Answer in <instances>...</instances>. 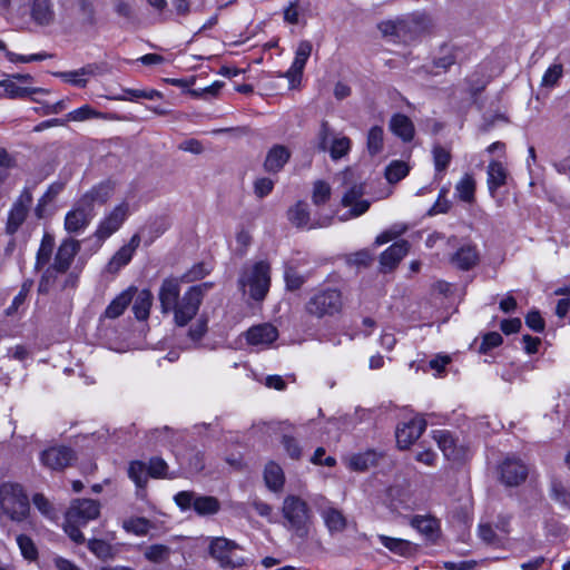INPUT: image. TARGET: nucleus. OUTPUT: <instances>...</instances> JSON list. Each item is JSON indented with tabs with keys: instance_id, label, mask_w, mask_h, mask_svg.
<instances>
[{
	"instance_id": "bb28decb",
	"label": "nucleus",
	"mask_w": 570,
	"mask_h": 570,
	"mask_svg": "<svg viewBox=\"0 0 570 570\" xmlns=\"http://www.w3.org/2000/svg\"><path fill=\"white\" fill-rule=\"evenodd\" d=\"M487 175L489 193L494 197L497 190L507 184L508 171L501 161L493 160L488 166Z\"/></svg>"
},
{
	"instance_id": "423d86ee",
	"label": "nucleus",
	"mask_w": 570,
	"mask_h": 570,
	"mask_svg": "<svg viewBox=\"0 0 570 570\" xmlns=\"http://www.w3.org/2000/svg\"><path fill=\"white\" fill-rule=\"evenodd\" d=\"M283 525L299 538L308 534L312 523V510L307 502L296 494H288L282 504Z\"/></svg>"
},
{
	"instance_id": "e2e57ef3",
	"label": "nucleus",
	"mask_w": 570,
	"mask_h": 570,
	"mask_svg": "<svg viewBox=\"0 0 570 570\" xmlns=\"http://www.w3.org/2000/svg\"><path fill=\"white\" fill-rule=\"evenodd\" d=\"M6 57L10 62L13 63H28L33 61H42L49 58V55L46 52H39L33 55H18L12 51H6Z\"/></svg>"
},
{
	"instance_id": "5701e85b",
	"label": "nucleus",
	"mask_w": 570,
	"mask_h": 570,
	"mask_svg": "<svg viewBox=\"0 0 570 570\" xmlns=\"http://www.w3.org/2000/svg\"><path fill=\"white\" fill-rule=\"evenodd\" d=\"M246 341L254 346L266 347L271 345L277 337L278 332L275 326L268 323L252 326L246 333Z\"/></svg>"
},
{
	"instance_id": "9d476101",
	"label": "nucleus",
	"mask_w": 570,
	"mask_h": 570,
	"mask_svg": "<svg viewBox=\"0 0 570 570\" xmlns=\"http://www.w3.org/2000/svg\"><path fill=\"white\" fill-rule=\"evenodd\" d=\"M342 307L341 292L335 288H326L313 294L306 303L305 309L309 315L321 318L340 313Z\"/></svg>"
},
{
	"instance_id": "39448f33",
	"label": "nucleus",
	"mask_w": 570,
	"mask_h": 570,
	"mask_svg": "<svg viewBox=\"0 0 570 570\" xmlns=\"http://www.w3.org/2000/svg\"><path fill=\"white\" fill-rule=\"evenodd\" d=\"M431 21L423 13H412L380 23L381 32L396 41L409 43L429 30Z\"/></svg>"
},
{
	"instance_id": "72a5a7b5",
	"label": "nucleus",
	"mask_w": 570,
	"mask_h": 570,
	"mask_svg": "<svg viewBox=\"0 0 570 570\" xmlns=\"http://www.w3.org/2000/svg\"><path fill=\"white\" fill-rule=\"evenodd\" d=\"M264 480L271 491L279 492L284 487L285 475L277 463L269 462L264 470Z\"/></svg>"
},
{
	"instance_id": "864d4df0",
	"label": "nucleus",
	"mask_w": 570,
	"mask_h": 570,
	"mask_svg": "<svg viewBox=\"0 0 570 570\" xmlns=\"http://www.w3.org/2000/svg\"><path fill=\"white\" fill-rule=\"evenodd\" d=\"M124 529L136 535H145L150 529V522L145 518H130L124 521Z\"/></svg>"
},
{
	"instance_id": "4468645a",
	"label": "nucleus",
	"mask_w": 570,
	"mask_h": 570,
	"mask_svg": "<svg viewBox=\"0 0 570 570\" xmlns=\"http://www.w3.org/2000/svg\"><path fill=\"white\" fill-rule=\"evenodd\" d=\"M331 136L330 127L327 122H323L317 135L318 148L323 151L328 150L330 156L333 160L341 159L346 156L352 147V141L346 136L334 137L328 146V138Z\"/></svg>"
},
{
	"instance_id": "6ab92c4d",
	"label": "nucleus",
	"mask_w": 570,
	"mask_h": 570,
	"mask_svg": "<svg viewBox=\"0 0 570 570\" xmlns=\"http://www.w3.org/2000/svg\"><path fill=\"white\" fill-rule=\"evenodd\" d=\"M73 459V452L66 446H51L40 454L41 464L52 471L63 470Z\"/></svg>"
},
{
	"instance_id": "7c9ffc66",
	"label": "nucleus",
	"mask_w": 570,
	"mask_h": 570,
	"mask_svg": "<svg viewBox=\"0 0 570 570\" xmlns=\"http://www.w3.org/2000/svg\"><path fill=\"white\" fill-rule=\"evenodd\" d=\"M377 540L382 546H384L391 552H393L397 556H401V557L411 556L417 549L416 544H414L407 540L392 538V537H387L384 534H379Z\"/></svg>"
},
{
	"instance_id": "f3484780",
	"label": "nucleus",
	"mask_w": 570,
	"mask_h": 570,
	"mask_svg": "<svg viewBox=\"0 0 570 570\" xmlns=\"http://www.w3.org/2000/svg\"><path fill=\"white\" fill-rule=\"evenodd\" d=\"M311 53L312 43L308 40L299 41L295 50L294 61L291 68L285 73V77L288 79L291 88H296L297 85L301 82L303 70Z\"/></svg>"
},
{
	"instance_id": "09e8293b",
	"label": "nucleus",
	"mask_w": 570,
	"mask_h": 570,
	"mask_svg": "<svg viewBox=\"0 0 570 570\" xmlns=\"http://www.w3.org/2000/svg\"><path fill=\"white\" fill-rule=\"evenodd\" d=\"M173 6L177 14L187 16L190 12L203 11L206 0H173Z\"/></svg>"
},
{
	"instance_id": "a878e982",
	"label": "nucleus",
	"mask_w": 570,
	"mask_h": 570,
	"mask_svg": "<svg viewBox=\"0 0 570 570\" xmlns=\"http://www.w3.org/2000/svg\"><path fill=\"white\" fill-rule=\"evenodd\" d=\"M410 245L406 240H400L385 249L380 257V263L384 268L393 269L401 259L407 254Z\"/></svg>"
},
{
	"instance_id": "de8ad7c7",
	"label": "nucleus",
	"mask_w": 570,
	"mask_h": 570,
	"mask_svg": "<svg viewBox=\"0 0 570 570\" xmlns=\"http://www.w3.org/2000/svg\"><path fill=\"white\" fill-rule=\"evenodd\" d=\"M375 463L372 452L354 454L348 459V468L356 472H364Z\"/></svg>"
},
{
	"instance_id": "bf43d9fd",
	"label": "nucleus",
	"mask_w": 570,
	"mask_h": 570,
	"mask_svg": "<svg viewBox=\"0 0 570 570\" xmlns=\"http://www.w3.org/2000/svg\"><path fill=\"white\" fill-rule=\"evenodd\" d=\"M62 184H52L45 195L39 199L38 205L36 207V215L41 218L43 215V208L47 204L52 202L55 197L62 190Z\"/></svg>"
},
{
	"instance_id": "4c0bfd02",
	"label": "nucleus",
	"mask_w": 570,
	"mask_h": 570,
	"mask_svg": "<svg viewBox=\"0 0 570 570\" xmlns=\"http://www.w3.org/2000/svg\"><path fill=\"white\" fill-rule=\"evenodd\" d=\"M66 118L68 121L80 122V121H86V120L95 119V118L109 119V116L94 109L89 105H83V106L68 112L66 115Z\"/></svg>"
},
{
	"instance_id": "052dcab7",
	"label": "nucleus",
	"mask_w": 570,
	"mask_h": 570,
	"mask_svg": "<svg viewBox=\"0 0 570 570\" xmlns=\"http://www.w3.org/2000/svg\"><path fill=\"white\" fill-rule=\"evenodd\" d=\"M434 440L446 458H450L453 453V439L446 431H436L434 433Z\"/></svg>"
},
{
	"instance_id": "b1692460",
	"label": "nucleus",
	"mask_w": 570,
	"mask_h": 570,
	"mask_svg": "<svg viewBox=\"0 0 570 570\" xmlns=\"http://www.w3.org/2000/svg\"><path fill=\"white\" fill-rule=\"evenodd\" d=\"M291 150L284 145L272 146L264 160V169L269 174L279 173L291 158Z\"/></svg>"
},
{
	"instance_id": "cd10ccee",
	"label": "nucleus",
	"mask_w": 570,
	"mask_h": 570,
	"mask_svg": "<svg viewBox=\"0 0 570 570\" xmlns=\"http://www.w3.org/2000/svg\"><path fill=\"white\" fill-rule=\"evenodd\" d=\"M31 19L38 26H49L55 21V11L50 0H32Z\"/></svg>"
},
{
	"instance_id": "dca6fc26",
	"label": "nucleus",
	"mask_w": 570,
	"mask_h": 570,
	"mask_svg": "<svg viewBox=\"0 0 570 570\" xmlns=\"http://www.w3.org/2000/svg\"><path fill=\"white\" fill-rule=\"evenodd\" d=\"M529 469L520 459L508 456L500 465L501 481L508 487H517L523 483Z\"/></svg>"
},
{
	"instance_id": "49530a36",
	"label": "nucleus",
	"mask_w": 570,
	"mask_h": 570,
	"mask_svg": "<svg viewBox=\"0 0 570 570\" xmlns=\"http://www.w3.org/2000/svg\"><path fill=\"white\" fill-rule=\"evenodd\" d=\"M433 163L436 175L443 174L451 163V153L449 149L436 145L432 149Z\"/></svg>"
},
{
	"instance_id": "58836bf2",
	"label": "nucleus",
	"mask_w": 570,
	"mask_h": 570,
	"mask_svg": "<svg viewBox=\"0 0 570 570\" xmlns=\"http://www.w3.org/2000/svg\"><path fill=\"white\" fill-rule=\"evenodd\" d=\"M366 146L370 155L375 156L383 150L384 130L381 126H373L367 132Z\"/></svg>"
},
{
	"instance_id": "aec40b11",
	"label": "nucleus",
	"mask_w": 570,
	"mask_h": 570,
	"mask_svg": "<svg viewBox=\"0 0 570 570\" xmlns=\"http://www.w3.org/2000/svg\"><path fill=\"white\" fill-rule=\"evenodd\" d=\"M117 181L114 179H105L96 185H94L90 189L83 193L80 196V199L90 205L92 209H95V205H104L106 204L116 193Z\"/></svg>"
},
{
	"instance_id": "393cba45",
	"label": "nucleus",
	"mask_w": 570,
	"mask_h": 570,
	"mask_svg": "<svg viewBox=\"0 0 570 570\" xmlns=\"http://www.w3.org/2000/svg\"><path fill=\"white\" fill-rule=\"evenodd\" d=\"M479 259L480 255L476 246L465 244L453 254L451 263L462 271H469L479 263Z\"/></svg>"
},
{
	"instance_id": "c756f323",
	"label": "nucleus",
	"mask_w": 570,
	"mask_h": 570,
	"mask_svg": "<svg viewBox=\"0 0 570 570\" xmlns=\"http://www.w3.org/2000/svg\"><path fill=\"white\" fill-rule=\"evenodd\" d=\"M97 70L98 67L96 65H87L77 70L60 72L59 77L65 82L83 88L87 86L89 78L97 73Z\"/></svg>"
},
{
	"instance_id": "ea45409f",
	"label": "nucleus",
	"mask_w": 570,
	"mask_h": 570,
	"mask_svg": "<svg viewBox=\"0 0 570 570\" xmlns=\"http://www.w3.org/2000/svg\"><path fill=\"white\" fill-rule=\"evenodd\" d=\"M124 95L108 97L112 100H136V99H148L155 100L161 97V94L155 89L139 90V89H124Z\"/></svg>"
},
{
	"instance_id": "c85d7f7f",
	"label": "nucleus",
	"mask_w": 570,
	"mask_h": 570,
	"mask_svg": "<svg viewBox=\"0 0 570 570\" xmlns=\"http://www.w3.org/2000/svg\"><path fill=\"white\" fill-rule=\"evenodd\" d=\"M389 127L395 136L400 137L405 142L411 141L414 138V125L412 120L403 114L393 115Z\"/></svg>"
},
{
	"instance_id": "4d7b16f0",
	"label": "nucleus",
	"mask_w": 570,
	"mask_h": 570,
	"mask_svg": "<svg viewBox=\"0 0 570 570\" xmlns=\"http://www.w3.org/2000/svg\"><path fill=\"white\" fill-rule=\"evenodd\" d=\"M208 330V320L205 316H200L193 323L188 330L187 336L194 343L199 342Z\"/></svg>"
},
{
	"instance_id": "412c9836",
	"label": "nucleus",
	"mask_w": 570,
	"mask_h": 570,
	"mask_svg": "<svg viewBox=\"0 0 570 570\" xmlns=\"http://www.w3.org/2000/svg\"><path fill=\"white\" fill-rule=\"evenodd\" d=\"M288 219L297 227H306L311 229L326 227L331 224L333 218L327 216L323 219L312 220L307 210V204L299 202L288 210Z\"/></svg>"
},
{
	"instance_id": "f704fd0d",
	"label": "nucleus",
	"mask_w": 570,
	"mask_h": 570,
	"mask_svg": "<svg viewBox=\"0 0 570 570\" xmlns=\"http://www.w3.org/2000/svg\"><path fill=\"white\" fill-rule=\"evenodd\" d=\"M153 304V294L149 289H142L137 293L132 311L137 320L145 321L149 316L150 307Z\"/></svg>"
},
{
	"instance_id": "69168bd1",
	"label": "nucleus",
	"mask_w": 570,
	"mask_h": 570,
	"mask_svg": "<svg viewBox=\"0 0 570 570\" xmlns=\"http://www.w3.org/2000/svg\"><path fill=\"white\" fill-rule=\"evenodd\" d=\"M282 444L291 459L298 460L302 455V448L299 442L289 435H284Z\"/></svg>"
},
{
	"instance_id": "6e6552de",
	"label": "nucleus",
	"mask_w": 570,
	"mask_h": 570,
	"mask_svg": "<svg viewBox=\"0 0 570 570\" xmlns=\"http://www.w3.org/2000/svg\"><path fill=\"white\" fill-rule=\"evenodd\" d=\"M79 249V242L72 238L60 244L52 266L46 269L39 282L40 293H48L56 285L58 275L67 272Z\"/></svg>"
},
{
	"instance_id": "338daca9",
	"label": "nucleus",
	"mask_w": 570,
	"mask_h": 570,
	"mask_svg": "<svg viewBox=\"0 0 570 570\" xmlns=\"http://www.w3.org/2000/svg\"><path fill=\"white\" fill-rule=\"evenodd\" d=\"M167 469H168V465L163 459H160V458L150 459L149 464H148V471H149L150 476L164 478L167 475L166 474Z\"/></svg>"
},
{
	"instance_id": "6e6d98bb",
	"label": "nucleus",
	"mask_w": 570,
	"mask_h": 570,
	"mask_svg": "<svg viewBox=\"0 0 570 570\" xmlns=\"http://www.w3.org/2000/svg\"><path fill=\"white\" fill-rule=\"evenodd\" d=\"M331 197V186L324 180L314 183L312 200L316 206L325 204Z\"/></svg>"
},
{
	"instance_id": "79ce46f5",
	"label": "nucleus",
	"mask_w": 570,
	"mask_h": 570,
	"mask_svg": "<svg viewBox=\"0 0 570 570\" xmlns=\"http://www.w3.org/2000/svg\"><path fill=\"white\" fill-rule=\"evenodd\" d=\"M128 475L139 488L145 487L148 481V476H150L148 466H146L141 461H134L129 464Z\"/></svg>"
},
{
	"instance_id": "a211bd4d",
	"label": "nucleus",
	"mask_w": 570,
	"mask_h": 570,
	"mask_svg": "<svg viewBox=\"0 0 570 570\" xmlns=\"http://www.w3.org/2000/svg\"><path fill=\"white\" fill-rule=\"evenodd\" d=\"M426 423L422 417H413L407 422H402L396 429V442L400 449H407L424 432Z\"/></svg>"
},
{
	"instance_id": "0eeeda50",
	"label": "nucleus",
	"mask_w": 570,
	"mask_h": 570,
	"mask_svg": "<svg viewBox=\"0 0 570 570\" xmlns=\"http://www.w3.org/2000/svg\"><path fill=\"white\" fill-rule=\"evenodd\" d=\"M136 209V205L128 197H125L110 209L106 210L94 233V237L99 245L116 234Z\"/></svg>"
},
{
	"instance_id": "a19ab883",
	"label": "nucleus",
	"mask_w": 570,
	"mask_h": 570,
	"mask_svg": "<svg viewBox=\"0 0 570 570\" xmlns=\"http://www.w3.org/2000/svg\"><path fill=\"white\" fill-rule=\"evenodd\" d=\"M88 549L100 560H109L116 556L115 548L100 539H91L88 541Z\"/></svg>"
},
{
	"instance_id": "0e129e2a",
	"label": "nucleus",
	"mask_w": 570,
	"mask_h": 570,
	"mask_svg": "<svg viewBox=\"0 0 570 570\" xmlns=\"http://www.w3.org/2000/svg\"><path fill=\"white\" fill-rule=\"evenodd\" d=\"M32 502L42 515L49 519L53 518L55 510L52 508V504L42 493H36L32 497Z\"/></svg>"
},
{
	"instance_id": "f03ea898",
	"label": "nucleus",
	"mask_w": 570,
	"mask_h": 570,
	"mask_svg": "<svg viewBox=\"0 0 570 570\" xmlns=\"http://www.w3.org/2000/svg\"><path fill=\"white\" fill-rule=\"evenodd\" d=\"M100 508L99 501L92 499H75L70 502L65 514L63 530L75 543L85 542V535L80 528L98 519Z\"/></svg>"
},
{
	"instance_id": "4be33fe9",
	"label": "nucleus",
	"mask_w": 570,
	"mask_h": 570,
	"mask_svg": "<svg viewBox=\"0 0 570 570\" xmlns=\"http://www.w3.org/2000/svg\"><path fill=\"white\" fill-rule=\"evenodd\" d=\"M140 242L141 238L139 234H134L129 242L126 245L121 246L110 258V261L107 264V271L109 273H117L124 266L129 264L136 249L139 247Z\"/></svg>"
},
{
	"instance_id": "13d9d810",
	"label": "nucleus",
	"mask_w": 570,
	"mask_h": 570,
	"mask_svg": "<svg viewBox=\"0 0 570 570\" xmlns=\"http://www.w3.org/2000/svg\"><path fill=\"white\" fill-rule=\"evenodd\" d=\"M479 537L482 541L491 546L500 547L503 544L492 523H481L479 525Z\"/></svg>"
},
{
	"instance_id": "2f4dec72",
	"label": "nucleus",
	"mask_w": 570,
	"mask_h": 570,
	"mask_svg": "<svg viewBox=\"0 0 570 570\" xmlns=\"http://www.w3.org/2000/svg\"><path fill=\"white\" fill-rule=\"evenodd\" d=\"M411 524L432 542L439 537L440 523L433 517L416 515L412 519Z\"/></svg>"
},
{
	"instance_id": "e433bc0d",
	"label": "nucleus",
	"mask_w": 570,
	"mask_h": 570,
	"mask_svg": "<svg viewBox=\"0 0 570 570\" xmlns=\"http://www.w3.org/2000/svg\"><path fill=\"white\" fill-rule=\"evenodd\" d=\"M0 87L4 89L6 96L10 99L24 98L36 92H47L42 88L21 87L12 80L0 81Z\"/></svg>"
},
{
	"instance_id": "774afa93",
	"label": "nucleus",
	"mask_w": 570,
	"mask_h": 570,
	"mask_svg": "<svg viewBox=\"0 0 570 570\" xmlns=\"http://www.w3.org/2000/svg\"><path fill=\"white\" fill-rule=\"evenodd\" d=\"M274 188V181L271 178L262 177L255 180L254 191L257 197L263 198L271 194Z\"/></svg>"
},
{
	"instance_id": "c03bdc74",
	"label": "nucleus",
	"mask_w": 570,
	"mask_h": 570,
	"mask_svg": "<svg viewBox=\"0 0 570 570\" xmlns=\"http://www.w3.org/2000/svg\"><path fill=\"white\" fill-rule=\"evenodd\" d=\"M53 246V237L48 234L43 235L40 247L37 253L36 268L43 267L50 261Z\"/></svg>"
},
{
	"instance_id": "473e14b6",
	"label": "nucleus",
	"mask_w": 570,
	"mask_h": 570,
	"mask_svg": "<svg viewBox=\"0 0 570 570\" xmlns=\"http://www.w3.org/2000/svg\"><path fill=\"white\" fill-rule=\"evenodd\" d=\"M136 288H128L124 292H121L117 297L112 299V302L107 306L105 311V317L107 318H117L119 317L127 306L130 304V302L134 298V293H136Z\"/></svg>"
},
{
	"instance_id": "37998d69",
	"label": "nucleus",
	"mask_w": 570,
	"mask_h": 570,
	"mask_svg": "<svg viewBox=\"0 0 570 570\" xmlns=\"http://www.w3.org/2000/svg\"><path fill=\"white\" fill-rule=\"evenodd\" d=\"M323 519L330 531H342L346 527V520L341 511L330 508L323 511Z\"/></svg>"
},
{
	"instance_id": "f8f14e48",
	"label": "nucleus",
	"mask_w": 570,
	"mask_h": 570,
	"mask_svg": "<svg viewBox=\"0 0 570 570\" xmlns=\"http://www.w3.org/2000/svg\"><path fill=\"white\" fill-rule=\"evenodd\" d=\"M95 216L96 210L79 198L66 214L65 229L69 234H80L90 225Z\"/></svg>"
},
{
	"instance_id": "8fccbe9b",
	"label": "nucleus",
	"mask_w": 570,
	"mask_h": 570,
	"mask_svg": "<svg viewBox=\"0 0 570 570\" xmlns=\"http://www.w3.org/2000/svg\"><path fill=\"white\" fill-rule=\"evenodd\" d=\"M409 166L401 160L392 161L385 169V177L389 183H397L409 174Z\"/></svg>"
},
{
	"instance_id": "680f3d73",
	"label": "nucleus",
	"mask_w": 570,
	"mask_h": 570,
	"mask_svg": "<svg viewBox=\"0 0 570 570\" xmlns=\"http://www.w3.org/2000/svg\"><path fill=\"white\" fill-rule=\"evenodd\" d=\"M551 498L562 505L570 507V492L560 481L552 482Z\"/></svg>"
},
{
	"instance_id": "f257e3e1",
	"label": "nucleus",
	"mask_w": 570,
	"mask_h": 570,
	"mask_svg": "<svg viewBox=\"0 0 570 570\" xmlns=\"http://www.w3.org/2000/svg\"><path fill=\"white\" fill-rule=\"evenodd\" d=\"M208 287L207 283L191 286L180 297V282L176 278L164 279L158 293L161 312L173 313L174 323L179 327L186 326L197 315Z\"/></svg>"
},
{
	"instance_id": "20e7f679",
	"label": "nucleus",
	"mask_w": 570,
	"mask_h": 570,
	"mask_svg": "<svg viewBox=\"0 0 570 570\" xmlns=\"http://www.w3.org/2000/svg\"><path fill=\"white\" fill-rule=\"evenodd\" d=\"M0 515L16 523L27 522L30 527V501L19 483L6 482L0 485Z\"/></svg>"
},
{
	"instance_id": "1a4fd4ad",
	"label": "nucleus",
	"mask_w": 570,
	"mask_h": 570,
	"mask_svg": "<svg viewBox=\"0 0 570 570\" xmlns=\"http://www.w3.org/2000/svg\"><path fill=\"white\" fill-rule=\"evenodd\" d=\"M239 285L244 292H248L252 298L262 301L271 285L269 265L261 261L246 266L239 277Z\"/></svg>"
},
{
	"instance_id": "3c124183",
	"label": "nucleus",
	"mask_w": 570,
	"mask_h": 570,
	"mask_svg": "<svg viewBox=\"0 0 570 570\" xmlns=\"http://www.w3.org/2000/svg\"><path fill=\"white\" fill-rule=\"evenodd\" d=\"M512 518L511 513H500L497 517L495 522L492 524L502 543L507 541L512 531Z\"/></svg>"
},
{
	"instance_id": "5fc2aeb1",
	"label": "nucleus",
	"mask_w": 570,
	"mask_h": 570,
	"mask_svg": "<svg viewBox=\"0 0 570 570\" xmlns=\"http://www.w3.org/2000/svg\"><path fill=\"white\" fill-rule=\"evenodd\" d=\"M563 76V66L561 63L551 65L542 76L541 86L547 88L554 87Z\"/></svg>"
},
{
	"instance_id": "ddd939ff",
	"label": "nucleus",
	"mask_w": 570,
	"mask_h": 570,
	"mask_svg": "<svg viewBox=\"0 0 570 570\" xmlns=\"http://www.w3.org/2000/svg\"><path fill=\"white\" fill-rule=\"evenodd\" d=\"M238 544L226 538H215L209 546L210 556L219 562L222 567L236 568L244 564V559L235 554Z\"/></svg>"
},
{
	"instance_id": "9b49d317",
	"label": "nucleus",
	"mask_w": 570,
	"mask_h": 570,
	"mask_svg": "<svg viewBox=\"0 0 570 570\" xmlns=\"http://www.w3.org/2000/svg\"><path fill=\"white\" fill-rule=\"evenodd\" d=\"M174 500L180 510L194 509L199 515H212L219 511L220 504L215 497L199 495L193 491H180Z\"/></svg>"
},
{
	"instance_id": "7ed1b4c3",
	"label": "nucleus",
	"mask_w": 570,
	"mask_h": 570,
	"mask_svg": "<svg viewBox=\"0 0 570 570\" xmlns=\"http://www.w3.org/2000/svg\"><path fill=\"white\" fill-rule=\"evenodd\" d=\"M342 181V205L350 210L340 217L344 222L358 217L366 213L371 203L364 196V183L362 178L351 168L345 169L338 175Z\"/></svg>"
},
{
	"instance_id": "2eb2a0df",
	"label": "nucleus",
	"mask_w": 570,
	"mask_h": 570,
	"mask_svg": "<svg viewBox=\"0 0 570 570\" xmlns=\"http://www.w3.org/2000/svg\"><path fill=\"white\" fill-rule=\"evenodd\" d=\"M32 203V193L29 188H24L19 197L13 203L7 222V232L9 234H14L19 227L26 220V217L29 212V207Z\"/></svg>"
},
{
	"instance_id": "603ef678",
	"label": "nucleus",
	"mask_w": 570,
	"mask_h": 570,
	"mask_svg": "<svg viewBox=\"0 0 570 570\" xmlns=\"http://www.w3.org/2000/svg\"><path fill=\"white\" fill-rule=\"evenodd\" d=\"M170 548L164 544H153L145 549V558L154 563H160L169 558Z\"/></svg>"
},
{
	"instance_id": "a18cd8bd",
	"label": "nucleus",
	"mask_w": 570,
	"mask_h": 570,
	"mask_svg": "<svg viewBox=\"0 0 570 570\" xmlns=\"http://www.w3.org/2000/svg\"><path fill=\"white\" fill-rule=\"evenodd\" d=\"M17 544L21 556L28 561H36L38 559V549L33 540L27 534H18L16 538Z\"/></svg>"
},
{
	"instance_id": "c9c22d12",
	"label": "nucleus",
	"mask_w": 570,
	"mask_h": 570,
	"mask_svg": "<svg viewBox=\"0 0 570 570\" xmlns=\"http://www.w3.org/2000/svg\"><path fill=\"white\" fill-rule=\"evenodd\" d=\"M475 180L471 174H464L455 185V195L464 203H473Z\"/></svg>"
}]
</instances>
